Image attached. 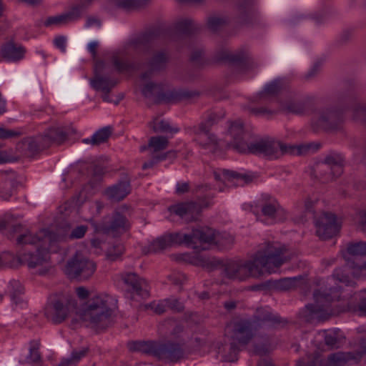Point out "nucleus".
<instances>
[{
  "label": "nucleus",
  "mask_w": 366,
  "mask_h": 366,
  "mask_svg": "<svg viewBox=\"0 0 366 366\" xmlns=\"http://www.w3.org/2000/svg\"><path fill=\"white\" fill-rule=\"evenodd\" d=\"M167 307L176 312H182L184 310V305L177 299H167L164 300Z\"/></svg>",
  "instance_id": "obj_63"
},
{
  "label": "nucleus",
  "mask_w": 366,
  "mask_h": 366,
  "mask_svg": "<svg viewBox=\"0 0 366 366\" xmlns=\"http://www.w3.org/2000/svg\"><path fill=\"white\" fill-rule=\"evenodd\" d=\"M320 352L319 351L307 353L297 360L295 366H317V362L320 366H345L351 360L355 363L366 362V338L360 340L359 347L355 352H335L325 360H320Z\"/></svg>",
  "instance_id": "obj_5"
},
{
  "label": "nucleus",
  "mask_w": 366,
  "mask_h": 366,
  "mask_svg": "<svg viewBox=\"0 0 366 366\" xmlns=\"http://www.w3.org/2000/svg\"><path fill=\"white\" fill-rule=\"evenodd\" d=\"M283 322L282 319L269 312L258 313L252 319H237L228 322L225 335L242 345H247L261 327H275Z\"/></svg>",
  "instance_id": "obj_2"
},
{
  "label": "nucleus",
  "mask_w": 366,
  "mask_h": 366,
  "mask_svg": "<svg viewBox=\"0 0 366 366\" xmlns=\"http://www.w3.org/2000/svg\"><path fill=\"white\" fill-rule=\"evenodd\" d=\"M11 287V300L17 304L19 301V296L23 293L24 287L18 280H12L10 282Z\"/></svg>",
  "instance_id": "obj_55"
},
{
  "label": "nucleus",
  "mask_w": 366,
  "mask_h": 366,
  "mask_svg": "<svg viewBox=\"0 0 366 366\" xmlns=\"http://www.w3.org/2000/svg\"><path fill=\"white\" fill-rule=\"evenodd\" d=\"M352 117L356 121L366 124V103L356 104L353 108Z\"/></svg>",
  "instance_id": "obj_51"
},
{
  "label": "nucleus",
  "mask_w": 366,
  "mask_h": 366,
  "mask_svg": "<svg viewBox=\"0 0 366 366\" xmlns=\"http://www.w3.org/2000/svg\"><path fill=\"white\" fill-rule=\"evenodd\" d=\"M67 24L64 18V16L63 14L54 16H49L46 19V20L44 22V25L46 26H50L52 25L56 26H61V25H65Z\"/></svg>",
  "instance_id": "obj_62"
},
{
  "label": "nucleus",
  "mask_w": 366,
  "mask_h": 366,
  "mask_svg": "<svg viewBox=\"0 0 366 366\" xmlns=\"http://www.w3.org/2000/svg\"><path fill=\"white\" fill-rule=\"evenodd\" d=\"M130 191L129 182L121 181L105 189L103 195L112 202H119L123 200L130 193Z\"/></svg>",
  "instance_id": "obj_25"
},
{
  "label": "nucleus",
  "mask_w": 366,
  "mask_h": 366,
  "mask_svg": "<svg viewBox=\"0 0 366 366\" xmlns=\"http://www.w3.org/2000/svg\"><path fill=\"white\" fill-rule=\"evenodd\" d=\"M97 269L96 263L83 254L76 252L66 262L64 272L71 280H89Z\"/></svg>",
  "instance_id": "obj_8"
},
{
  "label": "nucleus",
  "mask_w": 366,
  "mask_h": 366,
  "mask_svg": "<svg viewBox=\"0 0 366 366\" xmlns=\"http://www.w3.org/2000/svg\"><path fill=\"white\" fill-rule=\"evenodd\" d=\"M344 159L337 153H330L323 161L317 162L313 167L316 177L323 182L331 181L340 177L343 172Z\"/></svg>",
  "instance_id": "obj_9"
},
{
  "label": "nucleus",
  "mask_w": 366,
  "mask_h": 366,
  "mask_svg": "<svg viewBox=\"0 0 366 366\" xmlns=\"http://www.w3.org/2000/svg\"><path fill=\"white\" fill-rule=\"evenodd\" d=\"M169 247H172L170 239L169 238L168 234H165L154 240L149 245L147 251H144V253H157L164 250Z\"/></svg>",
  "instance_id": "obj_39"
},
{
  "label": "nucleus",
  "mask_w": 366,
  "mask_h": 366,
  "mask_svg": "<svg viewBox=\"0 0 366 366\" xmlns=\"http://www.w3.org/2000/svg\"><path fill=\"white\" fill-rule=\"evenodd\" d=\"M168 237L170 239L171 246L174 244H185L193 247L192 232L189 234H169Z\"/></svg>",
  "instance_id": "obj_44"
},
{
  "label": "nucleus",
  "mask_w": 366,
  "mask_h": 366,
  "mask_svg": "<svg viewBox=\"0 0 366 366\" xmlns=\"http://www.w3.org/2000/svg\"><path fill=\"white\" fill-rule=\"evenodd\" d=\"M289 81L285 78H277L265 84L261 92V97H277L282 92L288 90Z\"/></svg>",
  "instance_id": "obj_30"
},
{
  "label": "nucleus",
  "mask_w": 366,
  "mask_h": 366,
  "mask_svg": "<svg viewBox=\"0 0 366 366\" xmlns=\"http://www.w3.org/2000/svg\"><path fill=\"white\" fill-rule=\"evenodd\" d=\"M172 90L167 84L149 82L142 89V94L147 98L154 97L156 104L171 102Z\"/></svg>",
  "instance_id": "obj_21"
},
{
  "label": "nucleus",
  "mask_w": 366,
  "mask_h": 366,
  "mask_svg": "<svg viewBox=\"0 0 366 366\" xmlns=\"http://www.w3.org/2000/svg\"><path fill=\"white\" fill-rule=\"evenodd\" d=\"M105 172L104 167L100 165H93L92 167V177L89 182L92 189L96 188L102 182L103 175Z\"/></svg>",
  "instance_id": "obj_48"
},
{
  "label": "nucleus",
  "mask_w": 366,
  "mask_h": 366,
  "mask_svg": "<svg viewBox=\"0 0 366 366\" xmlns=\"http://www.w3.org/2000/svg\"><path fill=\"white\" fill-rule=\"evenodd\" d=\"M276 149L274 159H279L281 157L288 154V155H305L307 154L310 152H314L319 149V145L310 143L306 144H300V145H294V144H287L283 143L282 142L276 140Z\"/></svg>",
  "instance_id": "obj_20"
},
{
  "label": "nucleus",
  "mask_w": 366,
  "mask_h": 366,
  "mask_svg": "<svg viewBox=\"0 0 366 366\" xmlns=\"http://www.w3.org/2000/svg\"><path fill=\"white\" fill-rule=\"evenodd\" d=\"M109 297L104 294H94L77 312L81 320L96 331H102L112 325V310L109 304Z\"/></svg>",
  "instance_id": "obj_4"
},
{
  "label": "nucleus",
  "mask_w": 366,
  "mask_h": 366,
  "mask_svg": "<svg viewBox=\"0 0 366 366\" xmlns=\"http://www.w3.org/2000/svg\"><path fill=\"white\" fill-rule=\"evenodd\" d=\"M169 153H170V152H165V153L160 154H152V156L151 159L143 164L142 169H147L153 167L159 162L166 159Z\"/></svg>",
  "instance_id": "obj_60"
},
{
  "label": "nucleus",
  "mask_w": 366,
  "mask_h": 366,
  "mask_svg": "<svg viewBox=\"0 0 366 366\" xmlns=\"http://www.w3.org/2000/svg\"><path fill=\"white\" fill-rule=\"evenodd\" d=\"M302 276L281 279L275 282V288L281 291L290 290L298 286Z\"/></svg>",
  "instance_id": "obj_43"
},
{
  "label": "nucleus",
  "mask_w": 366,
  "mask_h": 366,
  "mask_svg": "<svg viewBox=\"0 0 366 366\" xmlns=\"http://www.w3.org/2000/svg\"><path fill=\"white\" fill-rule=\"evenodd\" d=\"M291 259L286 247L278 242L267 243L257 252L252 260H228L222 264V274L232 280L244 281L251 277H258L264 271L274 272Z\"/></svg>",
  "instance_id": "obj_1"
},
{
  "label": "nucleus",
  "mask_w": 366,
  "mask_h": 366,
  "mask_svg": "<svg viewBox=\"0 0 366 366\" xmlns=\"http://www.w3.org/2000/svg\"><path fill=\"white\" fill-rule=\"evenodd\" d=\"M201 262L202 267L207 268L210 271L215 269L219 266H221V267L222 268L223 262L219 259H217L215 257H204L201 259Z\"/></svg>",
  "instance_id": "obj_59"
},
{
  "label": "nucleus",
  "mask_w": 366,
  "mask_h": 366,
  "mask_svg": "<svg viewBox=\"0 0 366 366\" xmlns=\"http://www.w3.org/2000/svg\"><path fill=\"white\" fill-rule=\"evenodd\" d=\"M124 250V247L122 244L114 245L107 250V258L110 261H115L122 254Z\"/></svg>",
  "instance_id": "obj_56"
},
{
  "label": "nucleus",
  "mask_w": 366,
  "mask_h": 366,
  "mask_svg": "<svg viewBox=\"0 0 366 366\" xmlns=\"http://www.w3.org/2000/svg\"><path fill=\"white\" fill-rule=\"evenodd\" d=\"M184 358L182 346L173 342L159 343L157 359L167 362H177Z\"/></svg>",
  "instance_id": "obj_23"
},
{
  "label": "nucleus",
  "mask_w": 366,
  "mask_h": 366,
  "mask_svg": "<svg viewBox=\"0 0 366 366\" xmlns=\"http://www.w3.org/2000/svg\"><path fill=\"white\" fill-rule=\"evenodd\" d=\"M82 202V192H80L77 196L71 197V199L61 205L59 207V212L65 216L69 215L73 212H77Z\"/></svg>",
  "instance_id": "obj_36"
},
{
  "label": "nucleus",
  "mask_w": 366,
  "mask_h": 366,
  "mask_svg": "<svg viewBox=\"0 0 366 366\" xmlns=\"http://www.w3.org/2000/svg\"><path fill=\"white\" fill-rule=\"evenodd\" d=\"M207 207V204L199 202H187L171 206L169 210L186 221L190 222L196 219L202 208Z\"/></svg>",
  "instance_id": "obj_22"
},
{
  "label": "nucleus",
  "mask_w": 366,
  "mask_h": 366,
  "mask_svg": "<svg viewBox=\"0 0 366 366\" xmlns=\"http://www.w3.org/2000/svg\"><path fill=\"white\" fill-rule=\"evenodd\" d=\"M131 227L128 218L119 209L114 210L111 214L105 216L100 222L94 224L95 232L113 237L126 232Z\"/></svg>",
  "instance_id": "obj_10"
},
{
  "label": "nucleus",
  "mask_w": 366,
  "mask_h": 366,
  "mask_svg": "<svg viewBox=\"0 0 366 366\" xmlns=\"http://www.w3.org/2000/svg\"><path fill=\"white\" fill-rule=\"evenodd\" d=\"M112 134V127L110 126L104 127L98 130L90 139H84L82 142L91 144L93 146H98L108 141Z\"/></svg>",
  "instance_id": "obj_35"
},
{
  "label": "nucleus",
  "mask_w": 366,
  "mask_h": 366,
  "mask_svg": "<svg viewBox=\"0 0 366 366\" xmlns=\"http://www.w3.org/2000/svg\"><path fill=\"white\" fill-rule=\"evenodd\" d=\"M214 177L217 181H222L225 184L232 183L233 180H236L237 182L242 180L245 184H248L252 181V177L250 175L242 174L229 170H223L222 177L219 174L215 172H214Z\"/></svg>",
  "instance_id": "obj_32"
},
{
  "label": "nucleus",
  "mask_w": 366,
  "mask_h": 366,
  "mask_svg": "<svg viewBox=\"0 0 366 366\" xmlns=\"http://www.w3.org/2000/svg\"><path fill=\"white\" fill-rule=\"evenodd\" d=\"M112 62L115 69H117V71L119 73L124 71H135L141 68L140 64L129 62L124 59H121L117 55H114L112 57Z\"/></svg>",
  "instance_id": "obj_38"
},
{
  "label": "nucleus",
  "mask_w": 366,
  "mask_h": 366,
  "mask_svg": "<svg viewBox=\"0 0 366 366\" xmlns=\"http://www.w3.org/2000/svg\"><path fill=\"white\" fill-rule=\"evenodd\" d=\"M344 122L342 111L333 107L317 110L311 119V127L315 132L320 129L332 131L340 129Z\"/></svg>",
  "instance_id": "obj_7"
},
{
  "label": "nucleus",
  "mask_w": 366,
  "mask_h": 366,
  "mask_svg": "<svg viewBox=\"0 0 366 366\" xmlns=\"http://www.w3.org/2000/svg\"><path fill=\"white\" fill-rule=\"evenodd\" d=\"M223 117L224 114L218 115L216 113H211L204 120L202 121L197 125L189 127L188 130L194 135H201L204 134L207 136L208 142L202 144L203 147H206L209 144L217 145V139L214 134L209 133V130L213 125L217 124L219 120Z\"/></svg>",
  "instance_id": "obj_19"
},
{
  "label": "nucleus",
  "mask_w": 366,
  "mask_h": 366,
  "mask_svg": "<svg viewBox=\"0 0 366 366\" xmlns=\"http://www.w3.org/2000/svg\"><path fill=\"white\" fill-rule=\"evenodd\" d=\"M347 252L352 256L366 255V242L350 243L347 246Z\"/></svg>",
  "instance_id": "obj_50"
},
{
  "label": "nucleus",
  "mask_w": 366,
  "mask_h": 366,
  "mask_svg": "<svg viewBox=\"0 0 366 366\" xmlns=\"http://www.w3.org/2000/svg\"><path fill=\"white\" fill-rule=\"evenodd\" d=\"M62 238V237L53 234V232L44 229L40 230L35 235H33L29 231L25 230L19 234L16 241L19 244H38L37 248L46 249L48 247L49 252H57L56 242Z\"/></svg>",
  "instance_id": "obj_11"
},
{
  "label": "nucleus",
  "mask_w": 366,
  "mask_h": 366,
  "mask_svg": "<svg viewBox=\"0 0 366 366\" xmlns=\"http://www.w3.org/2000/svg\"><path fill=\"white\" fill-rule=\"evenodd\" d=\"M175 29L179 34L189 35L195 32L197 27L193 21L184 19L176 23Z\"/></svg>",
  "instance_id": "obj_47"
},
{
  "label": "nucleus",
  "mask_w": 366,
  "mask_h": 366,
  "mask_svg": "<svg viewBox=\"0 0 366 366\" xmlns=\"http://www.w3.org/2000/svg\"><path fill=\"white\" fill-rule=\"evenodd\" d=\"M279 205L276 202L266 203L262 207V213L264 216L274 219L276 217Z\"/></svg>",
  "instance_id": "obj_54"
},
{
  "label": "nucleus",
  "mask_w": 366,
  "mask_h": 366,
  "mask_svg": "<svg viewBox=\"0 0 366 366\" xmlns=\"http://www.w3.org/2000/svg\"><path fill=\"white\" fill-rule=\"evenodd\" d=\"M124 281L131 288L132 293L142 298L149 296L148 291L144 288L147 285L145 280L139 278L135 273L127 274L124 277Z\"/></svg>",
  "instance_id": "obj_29"
},
{
  "label": "nucleus",
  "mask_w": 366,
  "mask_h": 366,
  "mask_svg": "<svg viewBox=\"0 0 366 366\" xmlns=\"http://www.w3.org/2000/svg\"><path fill=\"white\" fill-rule=\"evenodd\" d=\"M316 234L322 239H327L335 236L340 230L336 216L330 212H324L315 219Z\"/></svg>",
  "instance_id": "obj_15"
},
{
  "label": "nucleus",
  "mask_w": 366,
  "mask_h": 366,
  "mask_svg": "<svg viewBox=\"0 0 366 366\" xmlns=\"http://www.w3.org/2000/svg\"><path fill=\"white\" fill-rule=\"evenodd\" d=\"M48 247L37 248L35 253H24L19 257H15L16 267L21 264H26L29 269H38L36 272L40 275L46 274L51 269L49 262Z\"/></svg>",
  "instance_id": "obj_12"
},
{
  "label": "nucleus",
  "mask_w": 366,
  "mask_h": 366,
  "mask_svg": "<svg viewBox=\"0 0 366 366\" xmlns=\"http://www.w3.org/2000/svg\"><path fill=\"white\" fill-rule=\"evenodd\" d=\"M332 277L337 281L344 283L346 285H352L353 284V282L350 280L349 275L345 274L341 269H335Z\"/></svg>",
  "instance_id": "obj_61"
},
{
  "label": "nucleus",
  "mask_w": 366,
  "mask_h": 366,
  "mask_svg": "<svg viewBox=\"0 0 366 366\" xmlns=\"http://www.w3.org/2000/svg\"><path fill=\"white\" fill-rule=\"evenodd\" d=\"M68 302L64 297L51 299L45 308V316L54 324L61 323L69 315Z\"/></svg>",
  "instance_id": "obj_16"
},
{
  "label": "nucleus",
  "mask_w": 366,
  "mask_h": 366,
  "mask_svg": "<svg viewBox=\"0 0 366 366\" xmlns=\"http://www.w3.org/2000/svg\"><path fill=\"white\" fill-rule=\"evenodd\" d=\"M159 345V342L152 340L130 341L127 343V347L129 351L140 352L156 358L158 356Z\"/></svg>",
  "instance_id": "obj_27"
},
{
  "label": "nucleus",
  "mask_w": 366,
  "mask_h": 366,
  "mask_svg": "<svg viewBox=\"0 0 366 366\" xmlns=\"http://www.w3.org/2000/svg\"><path fill=\"white\" fill-rule=\"evenodd\" d=\"M16 259L15 257L9 252H3L0 254V267H16Z\"/></svg>",
  "instance_id": "obj_58"
},
{
  "label": "nucleus",
  "mask_w": 366,
  "mask_h": 366,
  "mask_svg": "<svg viewBox=\"0 0 366 366\" xmlns=\"http://www.w3.org/2000/svg\"><path fill=\"white\" fill-rule=\"evenodd\" d=\"M217 232L211 227H200L192 230L193 248L196 249L197 243L214 244Z\"/></svg>",
  "instance_id": "obj_28"
},
{
  "label": "nucleus",
  "mask_w": 366,
  "mask_h": 366,
  "mask_svg": "<svg viewBox=\"0 0 366 366\" xmlns=\"http://www.w3.org/2000/svg\"><path fill=\"white\" fill-rule=\"evenodd\" d=\"M276 139L266 137L247 144H237V152L243 154H262L269 159H274Z\"/></svg>",
  "instance_id": "obj_13"
},
{
  "label": "nucleus",
  "mask_w": 366,
  "mask_h": 366,
  "mask_svg": "<svg viewBox=\"0 0 366 366\" xmlns=\"http://www.w3.org/2000/svg\"><path fill=\"white\" fill-rule=\"evenodd\" d=\"M168 145V139L164 136L152 137L149 139V147H151V149H152V154L166 149Z\"/></svg>",
  "instance_id": "obj_41"
},
{
  "label": "nucleus",
  "mask_w": 366,
  "mask_h": 366,
  "mask_svg": "<svg viewBox=\"0 0 366 366\" xmlns=\"http://www.w3.org/2000/svg\"><path fill=\"white\" fill-rule=\"evenodd\" d=\"M324 333L325 344L331 349L339 348L345 342V337L340 333L339 330L324 332Z\"/></svg>",
  "instance_id": "obj_37"
},
{
  "label": "nucleus",
  "mask_w": 366,
  "mask_h": 366,
  "mask_svg": "<svg viewBox=\"0 0 366 366\" xmlns=\"http://www.w3.org/2000/svg\"><path fill=\"white\" fill-rule=\"evenodd\" d=\"M76 131L73 129L65 127H52L46 131L42 137L45 143L49 147L51 144H61L64 142L69 134H74Z\"/></svg>",
  "instance_id": "obj_26"
},
{
  "label": "nucleus",
  "mask_w": 366,
  "mask_h": 366,
  "mask_svg": "<svg viewBox=\"0 0 366 366\" xmlns=\"http://www.w3.org/2000/svg\"><path fill=\"white\" fill-rule=\"evenodd\" d=\"M204 54V51L202 48H196L191 53L190 60L194 64H199L203 60Z\"/></svg>",
  "instance_id": "obj_64"
},
{
  "label": "nucleus",
  "mask_w": 366,
  "mask_h": 366,
  "mask_svg": "<svg viewBox=\"0 0 366 366\" xmlns=\"http://www.w3.org/2000/svg\"><path fill=\"white\" fill-rule=\"evenodd\" d=\"M229 132L233 138L232 143L233 149L237 151V144L239 143H247L245 141L246 133L244 130L243 122L240 120H237L231 123Z\"/></svg>",
  "instance_id": "obj_33"
},
{
  "label": "nucleus",
  "mask_w": 366,
  "mask_h": 366,
  "mask_svg": "<svg viewBox=\"0 0 366 366\" xmlns=\"http://www.w3.org/2000/svg\"><path fill=\"white\" fill-rule=\"evenodd\" d=\"M234 239L228 234H219L217 232L215 245L222 247L224 248H229L234 243Z\"/></svg>",
  "instance_id": "obj_53"
},
{
  "label": "nucleus",
  "mask_w": 366,
  "mask_h": 366,
  "mask_svg": "<svg viewBox=\"0 0 366 366\" xmlns=\"http://www.w3.org/2000/svg\"><path fill=\"white\" fill-rule=\"evenodd\" d=\"M160 28L152 29L132 41V45L137 50L145 49L148 56L144 63L147 71L142 74L141 79L145 80L151 78L154 73L166 69L169 59V54L165 49L149 51V45L162 36Z\"/></svg>",
  "instance_id": "obj_3"
},
{
  "label": "nucleus",
  "mask_w": 366,
  "mask_h": 366,
  "mask_svg": "<svg viewBox=\"0 0 366 366\" xmlns=\"http://www.w3.org/2000/svg\"><path fill=\"white\" fill-rule=\"evenodd\" d=\"M240 349L238 347L236 342H231L227 352L222 355L223 361L224 362H235L237 360V355Z\"/></svg>",
  "instance_id": "obj_52"
},
{
  "label": "nucleus",
  "mask_w": 366,
  "mask_h": 366,
  "mask_svg": "<svg viewBox=\"0 0 366 366\" xmlns=\"http://www.w3.org/2000/svg\"><path fill=\"white\" fill-rule=\"evenodd\" d=\"M315 101L312 97L305 98L292 97L285 101H280V110L285 114L305 115L311 108Z\"/></svg>",
  "instance_id": "obj_18"
},
{
  "label": "nucleus",
  "mask_w": 366,
  "mask_h": 366,
  "mask_svg": "<svg viewBox=\"0 0 366 366\" xmlns=\"http://www.w3.org/2000/svg\"><path fill=\"white\" fill-rule=\"evenodd\" d=\"M150 127L154 132L174 134L179 132L177 127H172L167 122L159 120L157 118L150 123Z\"/></svg>",
  "instance_id": "obj_42"
},
{
  "label": "nucleus",
  "mask_w": 366,
  "mask_h": 366,
  "mask_svg": "<svg viewBox=\"0 0 366 366\" xmlns=\"http://www.w3.org/2000/svg\"><path fill=\"white\" fill-rule=\"evenodd\" d=\"M315 304L305 306L302 311L304 320L308 322H322L336 314L332 307V302L340 297L336 288H330V292L316 290L313 293Z\"/></svg>",
  "instance_id": "obj_6"
},
{
  "label": "nucleus",
  "mask_w": 366,
  "mask_h": 366,
  "mask_svg": "<svg viewBox=\"0 0 366 366\" xmlns=\"http://www.w3.org/2000/svg\"><path fill=\"white\" fill-rule=\"evenodd\" d=\"M106 64L103 61H97L94 65V76L91 79V85L96 91L111 92L119 83L117 79L103 74Z\"/></svg>",
  "instance_id": "obj_17"
},
{
  "label": "nucleus",
  "mask_w": 366,
  "mask_h": 366,
  "mask_svg": "<svg viewBox=\"0 0 366 366\" xmlns=\"http://www.w3.org/2000/svg\"><path fill=\"white\" fill-rule=\"evenodd\" d=\"M227 19L224 17L212 16L207 21L208 27L213 31L218 30L220 27L226 24Z\"/></svg>",
  "instance_id": "obj_57"
},
{
  "label": "nucleus",
  "mask_w": 366,
  "mask_h": 366,
  "mask_svg": "<svg viewBox=\"0 0 366 366\" xmlns=\"http://www.w3.org/2000/svg\"><path fill=\"white\" fill-rule=\"evenodd\" d=\"M17 148L21 151L24 156L33 157L40 151L47 148V145L41 134L23 139L18 144Z\"/></svg>",
  "instance_id": "obj_24"
},
{
  "label": "nucleus",
  "mask_w": 366,
  "mask_h": 366,
  "mask_svg": "<svg viewBox=\"0 0 366 366\" xmlns=\"http://www.w3.org/2000/svg\"><path fill=\"white\" fill-rule=\"evenodd\" d=\"M199 96V93L197 91H190L187 89L172 90L171 102L181 100L191 99Z\"/></svg>",
  "instance_id": "obj_45"
},
{
  "label": "nucleus",
  "mask_w": 366,
  "mask_h": 366,
  "mask_svg": "<svg viewBox=\"0 0 366 366\" xmlns=\"http://www.w3.org/2000/svg\"><path fill=\"white\" fill-rule=\"evenodd\" d=\"M87 230L88 226L79 225L72 228L69 233L62 232L61 230H57L56 232H53V234L64 237L62 239L56 242L57 251L59 250L60 243L65 242L67 239H81L84 237Z\"/></svg>",
  "instance_id": "obj_34"
},
{
  "label": "nucleus",
  "mask_w": 366,
  "mask_h": 366,
  "mask_svg": "<svg viewBox=\"0 0 366 366\" xmlns=\"http://www.w3.org/2000/svg\"><path fill=\"white\" fill-rule=\"evenodd\" d=\"M85 4H73L66 12L63 13L66 24L76 21L82 18Z\"/></svg>",
  "instance_id": "obj_40"
},
{
  "label": "nucleus",
  "mask_w": 366,
  "mask_h": 366,
  "mask_svg": "<svg viewBox=\"0 0 366 366\" xmlns=\"http://www.w3.org/2000/svg\"><path fill=\"white\" fill-rule=\"evenodd\" d=\"M150 0H116V5L124 9H134L145 6Z\"/></svg>",
  "instance_id": "obj_49"
},
{
  "label": "nucleus",
  "mask_w": 366,
  "mask_h": 366,
  "mask_svg": "<svg viewBox=\"0 0 366 366\" xmlns=\"http://www.w3.org/2000/svg\"><path fill=\"white\" fill-rule=\"evenodd\" d=\"M88 351L87 347H84L79 350H74L71 357L64 360L59 366H76V364L86 355Z\"/></svg>",
  "instance_id": "obj_46"
},
{
  "label": "nucleus",
  "mask_w": 366,
  "mask_h": 366,
  "mask_svg": "<svg viewBox=\"0 0 366 366\" xmlns=\"http://www.w3.org/2000/svg\"><path fill=\"white\" fill-rule=\"evenodd\" d=\"M1 52L4 59L16 61L24 58L26 50L21 45L15 44L11 41L2 46Z\"/></svg>",
  "instance_id": "obj_31"
},
{
  "label": "nucleus",
  "mask_w": 366,
  "mask_h": 366,
  "mask_svg": "<svg viewBox=\"0 0 366 366\" xmlns=\"http://www.w3.org/2000/svg\"><path fill=\"white\" fill-rule=\"evenodd\" d=\"M218 59L227 61L238 66L243 71H251L259 66V64L250 56L246 49H241L234 52L222 51Z\"/></svg>",
  "instance_id": "obj_14"
}]
</instances>
